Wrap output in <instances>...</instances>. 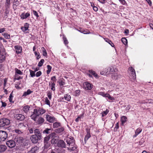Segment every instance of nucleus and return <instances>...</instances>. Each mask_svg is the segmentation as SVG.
<instances>
[{
    "instance_id": "1",
    "label": "nucleus",
    "mask_w": 153,
    "mask_h": 153,
    "mask_svg": "<svg viewBox=\"0 0 153 153\" xmlns=\"http://www.w3.org/2000/svg\"><path fill=\"white\" fill-rule=\"evenodd\" d=\"M50 137L52 139L51 143L53 144H57L59 140V137L55 133L53 132L50 134Z\"/></svg>"
},
{
    "instance_id": "2",
    "label": "nucleus",
    "mask_w": 153,
    "mask_h": 153,
    "mask_svg": "<svg viewBox=\"0 0 153 153\" xmlns=\"http://www.w3.org/2000/svg\"><path fill=\"white\" fill-rule=\"evenodd\" d=\"M10 123V121L9 120L4 118L0 120V126L3 127L5 126L8 125Z\"/></svg>"
},
{
    "instance_id": "3",
    "label": "nucleus",
    "mask_w": 153,
    "mask_h": 153,
    "mask_svg": "<svg viewBox=\"0 0 153 153\" xmlns=\"http://www.w3.org/2000/svg\"><path fill=\"white\" fill-rule=\"evenodd\" d=\"M15 143L17 145H21L23 141L25 140V139L23 137L19 136L16 137L14 139Z\"/></svg>"
},
{
    "instance_id": "4",
    "label": "nucleus",
    "mask_w": 153,
    "mask_h": 153,
    "mask_svg": "<svg viewBox=\"0 0 153 153\" xmlns=\"http://www.w3.org/2000/svg\"><path fill=\"white\" fill-rule=\"evenodd\" d=\"M7 137V134L6 132L0 131V142L4 141Z\"/></svg>"
},
{
    "instance_id": "5",
    "label": "nucleus",
    "mask_w": 153,
    "mask_h": 153,
    "mask_svg": "<svg viewBox=\"0 0 153 153\" xmlns=\"http://www.w3.org/2000/svg\"><path fill=\"white\" fill-rule=\"evenodd\" d=\"M75 140L73 137L68 138L66 142L69 146H74L75 145Z\"/></svg>"
},
{
    "instance_id": "6",
    "label": "nucleus",
    "mask_w": 153,
    "mask_h": 153,
    "mask_svg": "<svg viewBox=\"0 0 153 153\" xmlns=\"http://www.w3.org/2000/svg\"><path fill=\"white\" fill-rule=\"evenodd\" d=\"M30 139L33 143H36L38 142V141L41 139L38 138V137L36 136L32 135L30 137Z\"/></svg>"
},
{
    "instance_id": "7",
    "label": "nucleus",
    "mask_w": 153,
    "mask_h": 153,
    "mask_svg": "<svg viewBox=\"0 0 153 153\" xmlns=\"http://www.w3.org/2000/svg\"><path fill=\"white\" fill-rule=\"evenodd\" d=\"M51 138L50 137V134L48 136L45 137L44 139V143H45V148H48L50 146V144L48 142V141Z\"/></svg>"
},
{
    "instance_id": "8",
    "label": "nucleus",
    "mask_w": 153,
    "mask_h": 153,
    "mask_svg": "<svg viewBox=\"0 0 153 153\" xmlns=\"http://www.w3.org/2000/svg\"><path fill=\"white\" fill-rule=\"evenodd\" d=\"M56 145L57 146L62 148H65L66 147V144L65 142L62 140H59Z\"/></svg>"
},
{
    "instance_id": "9",
    "label": "nucleus",
    "mask_w": 153,
    "mask_h": 153,
    "mask_svg": "<svg viewBox=\"0 0 153 153\" xmlns=\"http://www.w3.org/2000/svg\"><path fill=\"white\" fill-rule=\"evenodd\" d=\"M7 146L10 148H12L14 147L16 145V143L14 141V140H9L6 143Z\"/></svg>"
},
{
    "instance_id": "10",
    "label": "nucleus",
    "mask_w": 153,
    "mask_h": 153,
    "mask_svg": "<svg viewBox=\"0 0 153 153\" xmlns=\"http://www.w3.org/2000/svg\"><path fill=\"white\" fill-rule=\"evenodd\" d=\"M14 117L17 120L20 121H22L25 118V116L21 114H16Z\"/></svg>"
},
{
    "instance_id": "11",
    "label": "nucleus",
    "mask_w": 153,
    "mask_h": 153,
    "mask_svg": "<svg viewBox=\"0 0 153 153\" xmlns=\"http://www.w3.org/2000/svg\"><path fill=\"white\" fill-rule=\"evenodd\" d=\"M34 135L36 136L38 138H40L41 139L42 138V133L39 129H36L34 130Z\"/></svg>"
},
{
    "instance_id": "12",
    "label": "nucleus",
    "mask_w": 153,
    "mask_h": 153,
    "mask_svg": "<svg viewBox=\"0 0 153 153\" xmlns=\"http://www.w3.org/2000/svg\"><path fill=\"white\" fill-rule=\"evenodd\" d=\"M46 118L47 121L50 123H53L55 121V118L54 117L48 114L46 115Z\"/></svg>"
},
{
    "instance_id": "13",
    "label": "nucleus",
    "mask_w": 153,
    "mask_h": 153,
    "mask_svg": "<svg viewBox=\"0 0 153 153\" xmlns=\"http://www.w3.org/2000/svg\"><path fill=\"white\" fill-rule=\"evenodd\" d=\"M36 112V109H34L33 114L31 116V118L35 121L36 120V119L39 116V115L37 114Z\"/></svg>"
},
{
    "instance_id": "14",
    "label": "nucleus",
    "mask_w": 153,
    "mask_h": 153,
    "mask_svg": "<svg viewBox=\"0 0 153 153\" xmlns=\"http://www.w3.org/2000/svg\"><path fill=\"white\" fill-rule=\"evenodd\" d=\"M84 87L86 90H90L92 88V85L90 83L85 82L83 84Z\"/></svg>"
},
{
    "instance_id": "15",
    "label": "nucleus",
    "mask_w": 153,
    "mask_h": 153,
    "mask_svg": "<svg viewBox=\"0 0 153 153\" xmlns=\"http://www.w3.org/2000/svg\"><path fill=\"white\" fill-rule=\"evenodd\" d=\"M39 149V147L35 146L32 148L31 149L28 151L27 153H37Z\"/></svg>"
},
{
    "instance_id": "16",
    "label": "nucleus",
    "mask_w": 153,
    "mask_h": 153,
    "mask_svg": "<svg viewBox=\"0 0 153 153\" xmlns=\"http://www.w3.org/2000/svg\"><path fill=\"white\" fill-rule=\"evenodd\" d=\"M16 51L17 53H19L22 52L21 47L17 45L15 46Z\"/></svg>"
},
{
    "instance_id": "17",
    "label": "nucleus",
    "mask_w": 153,
    "mask_h": 153,
    "mask_svg": "<svg viewBox=\"0 0 153 153\" xmlns=\"http://www.w3.org/2000/svg\"><path fill=\"white\" fill-rule=\"evenodd\" d=\"M38 124H40L43 123L44 122V119L41 117H39V116L35 121Z\"/></svg>"
},
{
    "instance_id": "18",
    "label": "nucleus",
    "mask_w": 153,
    "mask_h": 153,
    "mask_svg": "<svg viewBox=\"0 0 153 153\" xmlns=\"http://www.w3.org/2000/svg\"><path fill=\"white\" fill-rule=\"evenodd\" d=\"M121 76L120 75H118L117 73H114L112 75V78L115 80L117 79L120 78Z\"/></svg>"
},
{
    "instance_id": "19",
    "label": "nucleus",
    "mask_w": 153,
    "mask_h": 153,
    "mask_svg": "<svg viewBox=\"0 0 153 153\" xmlns=\"http://www.w3.org/2000/svg\"><path fill=\"white\" fill-rule=\"evenodd\" d=\"M87 134L85 136L84 139L85 142L87 141L91 136L89 132V130L88 129H87Z\"/></svg>"
},
{
    "instance_id": "20",
    "label": "nucleus",
    "mask_w": 153,
    "mask_h": 153,
    "mask_svg": "<svg viewBox=\"0 0 153 153\" xmlns=\"http://www.w3.org/2000/svg\"><path fill=\"white\" fill-rule=\"evenodd\" d=\"M7 148V147L5 145H0V152H4L6 150Z\"/></svg>"
},
{
    "instance_id": "21",
    "label": "nucleus",
    "mask_w": 153,
    "mask_h": 153,
    "mask_svg": "<svg viewBox=\"0 0 153 153\" xmlns=\"http://www.w3.org/2000/svg\"><path fill=\"white\" fill-rule=\"evenodd\" d=\"M36 112L37 114L39 116L41 114H42L44 113L45 112V110L42 108H39L38 110L36 109Z\"/></svg>"
},
{
    "instance_id": "22",
    "label": "nucleus",
    "mask_w": 153,
    "mask_h": 153,
    "mask_svg": "<svg viewBox=\"0 0 153 153\" xmlns=\"http://www.w3.org/2000/svg\"><path fill=\"white\" fill-rule=\"evenodd\" d=\"M29 145V141L25 139V140L23 141V142L21 145L22 146L24 147L27 146Z\"/></svg>"
},
{
    "instance_id": "23",
    "label": "nucleus",
    "mask_w": 153,
    "mask_h": 153,
    "mask_svg": "<svg viewBox=\"0 0 153 153\" xmlns=\"http://www.w3.org/2000/svg\"><path fill=\"white\" fill-rule=\"evenodd\" d=\"M0 54L5 55V49L3 46L1 45L0 47Z\"/></svg>"
},
{
    "instance_id": "24",
    "label": "nucleus",
    "mask_w": 153,
    "mask_h": 153,
    "mask_svg": "<svg viewBox=\"0 0 153 153\" xmlns=\"http://www.w3.org/2000/svg\"><path fill=\"white\" fill-rule=\"evenodd\" d=\"M64 130V128L63 127L57 128L55 130V131L57 133H60Z\"/></svg>"
},
{
    "instance_id": "25",
    "label": "nucleus",
    "mask_w": 153,
    "mask_h": 153,
    "mask_svg": "<svg viewBox=\"0 0 153 153\" xmlns=\"http://www.w3.org/2000/svg\"><path fill=\"white\" fill-rule=\"evenodd\" d=\"M30 16L29 13H27L25 14H22L21 16V18L22 19H26Z\"/></svg>"
},
{
    "instance_id": "26",
    "label": "nucleus",
    "mask_w": 153,
    "mask_h": 153,
    "mask_svg": "<svg viewBox=\"0 0 153 153\" xmlns=\"http://www.w3.org/2000/svg\"><path fill=\"white\" fill-rule=\"evenodd\" d=\"M142 131V129L140 128H137L135 132V134L134 135V137H136V136L140 134Z\"/></svg>"
},
{
    "instance_id": "27",
    "label": "nucleus",
    "mask_w": 153,
    "mask_h": 153,
    "mask_svg": "<svg viewBox=\"0 0 153 153\" xmlns=\"http://www.w3.org/2000/svg\"><path fill=\"white\" fill-rule=\"evenodd\" d=\"M30 107L28 105L25 106L23 108V111L25 113H27L29 110Z\"/></svg>"
},
{
    "instance_id": "28",
    "label": "nucleus",
    "mask_w": 153,
    "mask_h": 153,
    "mask_svg": "<svg viewBox=\"0 0 153 153\" xmlns=\"http://www.w3.org/2000/svg\"><path fill=\"white\" fill-rule=\"evenodd\" d=\"M51 84V89L53 90V91H55V84L54 83V82H49V85H50Z\"/></svg>"
},
{
    "instance_id": "29",
    "label": "nucleus",
    "mask_w": 153,
    "mask_h": 153,
    "mask_svg": "<svg viewBox=\"0 0 153 153\" xmlns=\"http://www.w3.org/2000/svg\"><path fill=\"white\" fill-rule=\"evenodd\" d=\"M60 126V123H59L55 122L53 124V127L54 128H58Z\"/></svg>"
},
{
    "instance_id": "30",
    "label": "nucleus",
    "mask_w": 153,
    "mask_h": 153,
    "mask_svg": "<svg viewBox=\"0 0 153 153\" xmlns=\"http://www.w3.org/2000/svg\"><path fill=\"white\" fill-rule=\"evenodd\" d=\"M5 58V55L0 54V62H3Z\"/></svg>"
},
{
    "instance_id": "31",
    "label": "nucleus",
    "mask_w": 153,
    "mask_h": 153,
    "mask_svg": "<svg viewBox=\"0 0 153 153\" xmlns=\"http://www.w3.org/2000/svg\"><path fill=\"white\" fill-rule=\"evenodd\" d=\"M51 129L50 128H47L43 131V133L48 134L51 133Z\"/></svg>"
},
{
    "instance_id": "32",
    "label": "nucleus",
    "mask_w": 153,
    "mask_h": 153,
    "mask_svg": "<svg viewBox=\"0 0 153 153\" xmlns=\"http://www.w3.org/2000/svg\"><path fill=\"white\" fill-rule=\"evenodd\" d=\"M65 100L67 101H70L71 99V96L69 95L65 94L64 96Z\"/></svg>"
},
{
    "instance_id": "33",
    "label": "nucleus",
    "mask_w": 153,
    "mask_h": 153,
    "mask_svg": "<svg viewBox=\"0 0 153 153\" xmlns=\"http://www.w3.org/2000/svg\"><path fill=\"white\" fill-rule=\"evenodd\" d=\"M127 118L124 116H123L121 117V121L122 124L124 123L126 121Z\"/></svg>"
},
{
    "instance_id": "34",
    "label": "nucleus",
    "mask_w": 153,
    "mask_h": 153,
    "mask_svg": "<svg viewBox=\"0 0 153 153\" xmlns=\"http://www.w3.org/2000/svg\"><path fill=\"white\" fill-rule=\"evenodd\" d=\"M42 51L43 52L42 54L44 56H47V53L46 50L45 49L44 47H42L41 48Z\"/></svg>"
},
{
    "instance_id": "35",
    "label": "nucleus",
    "mask_w": 153,
    "mask_h": 153,
    "mask_svg": "<svg viewBox=\"0 0 153 153\" xmlns=\"http://www.w3.org/2000/svg\"><path fill=\"white\" fill-rule=\"evenodd\" d=\"M98 94L100 95H101L103 97H107V95L108 94H105L104 92H100L98 93Z\"/></svg>"
},
{
    "instance_id": "36",
    "label": "nucleus",
    "mask_w": 153,
    "mask_h": 153,
    "mask_svg": "<svg viewBox=\"0 0 153 153\" xmlns=\"http://www.w3.org/2000/svg\"><path fill=\"white\" fill-rule=\"evenodd\" d=\"M57 152L58 153H65V150L62 148L58 149L57 150Z\"/></svg>"
},
{
    "instance_id": "37",
    "label": "nucleus",
    "mask_w": 153,
    "mask_h": 153,
    "mask_svg": "<svg viewBox=\"0 0 153 153\" xmlns=\"http://www.w3.org/2000/svg\"><path fill=\"white\" fill-rule=\"evenodd\" d=\"M48 70L47 71V73L48 74L50 73V72L51 71L52 67L50 65H48L47 66Z\"/></svg>"
},
{
    "instance_id": "38",
    "label": "nucleus",
    "mask_w": 153,
    "mask_h": 153,
    "mask_svg": "<svg viewBox=\"0 0 153 153\" xmlns=\"http://www.w3.org/2000/svg\"><path fill=\"white\" fill-rule=\"evenodd\" d=\"M122 42L125 45H126L127 44V41L126 39L125 38H123L121 39Z\"/></svg>"
},
{
    "instance_id": "39",
    "label": "nucleus",
    "mask_w": 153,
    "mask_h": 153,
    "mask_svg": "<svg viewBox=\"0 0 153 153\" xmlns=\"http://www.w3.org/2000/svg\"><path fill=\"white\" fill-rule=\"evenodd\" d=\"M17 127L19 128H25V126L24 125V124L22 123H20L18 124Z\"/></svg>"
},
{
    "instance_id": "40",
    "label": "nucleus",
    "mask_w": 153,
    "mask_h": 153,
    "mask_svg": "<svg viewBox=\"0 0 153 153\" xmlns=\"http://www.w3.org/2000/svg\"><path fill=\"white\" fill-rule=\"evenodd\" d=\"M110 70L111 71L113 72H116L117 71V68H115L113 67H111L110 68Z\"/></svg>"
},
{
    "instance_id": "41",
    "label": "nucleus",
    "mask_w": 153,
    "mask_h": 153,
    "mask_svg": "<svg viewBox=\"0 0 153 153\" xmlns=\"http://www.w3.org/2000/svg\"><path fill=\"white\" fill-rule=\"evenodd\" d=\"M76 147L75 146L72 147H68L67 149L69 150L74 151L76 149Z\"/></svg>"
},
{
    "instance_id": "42",
    "label": "nucleus",
    "mask_w": 153,
    "mask_h": 153,
    "mask_svg": "<svg viewBox=\"0 0 153 153\" xmlns=\"http://www.w3.org/2000/svg\"><path fill=\"white\" fill-rule=\"evenodd\" d=\"M44 62V60L43 59H41L38 63V66L40 67L42 66V65Z\"/></svg>"
},
{
    "instance_id": "43",
    "label": "nucleus",
    "mask_w": 153,
    "mask_h": 153,
    "mask_svg": "<svg viewBox=\"0 0 153 153\" xmlns=\"http://www.w3.org/2000/svg\"><path fill=\"white\" fill-rule=\"evenodd\" d=\"M105 41L106 42H108L109 43V44L111 46L113 47L114 46V44L111 41L109 40L108 39H105Z\"/></svg>"
},
{
    "instance_id": "44",
    "label": "nucleus",
    "mask_w": 153,
    "mask_h": 153,
    "mask_svg": "<svg viewBox=\"0 0 153 153\" xmlns=\"http://www.w3.org/2000/svg\"><path fill=\"white\" fill-rule=\"evenodd\" d=\"M131 74L133 78L134 79L136 78V74L135 70H133V71L131 72Z\"/></svg>"
},
{
    "instance_id": "45",
    "label": "nucleus",
    "mask_w": 153,
    "mask_h": 153,
    "mask_svg": "<svg viewBox=\"0 0 153 153\" xmlns=\"http://www.w3.org/2000/svg\"><path fill=\"white\" fill-rule=\"evenodd\" d=\"M35 129L33 128H29L28 129L29 132L30 134H32L34 131V130Z\"/></svg>"
},
{
    "instance_id": "46",
    "label": "nucleus",
    "mask_w": 153,
    "mask_h": 153,
    "mask_svg": "<svg viewBox=\"0 0 153 153\" xmlns=\"http://www.w3.org/2000/svg\"><path fill=\"white\" fill-rule=\"evenodd\" d=\"M10 0H6L5 5H6V6L7 7H9L10 5Z\"/></svg>"
},
{
    "instance_id": "47",
    "label": "nucleus",
    "mask_w": 153,
    "mask_h": 153,
    "mask_svg": "<svg viewBox=\"0 0 153 153\" xmlns=\"http://www.w3.org/2000/svg\"><path fill=\"white\" fill-rule=\"evenodd\" d=\"M29 71L30 73V75L31 76L33 77L35 76V71H33L30 69L29 70Z\"/></svg>"
},
{
    "instance_id": "48",
    "label": "nucleus",
    "mask_w": 153,
    "mask_h": 153,
    "mask_svg": "<svg viewBox=\"0 0 153 153\" xmlns=\"http://www.w3.org/2000/svg\"><path fill=\"white\" fill-rule=\"evenodd\" d=\"M15 71L16 72L17 74H18L20 75H22V72H21V71L20 70H19L17 68L15 69Z\"/></svg>"
},
{
    "instance_id": "49",
    "label": "nucleus",
    "mask_w": 153,
    "mask_h": 153,
    "mask_svg": "<svg viewBox=\"0 0 153 153\" xmlns=\"http://www.w3.org/2000/svg\"><path fill=\"white\" fill-rule=\"evenodd\" d=\"M89 72L91 73L95 77H97V74L95 73L94 71H93L92 70H91L89 71Z\"/></svg>"
},
{
    "instance_id": "50",
    "label": "nucleus",
    "mask_w": 153,
    "mask_h": 153,
    "mask_svg": "<svg viewBox=\"0 0 153 153\" xmlns=\"http://www.w3.org/2000/svg\"><path fill=\"white\" fill-rule=\"evenodd\" d=\"M89 72L91 73L95 77H97V74L95 73L94 71H93L92 70H91L89 71Z\"/></svg>"
},
{
    "instance_id": "51",
    "label": "nucleus",
    "mask_w": 153,
    "mask_h": 153,
    "mask_svg": "<svg viewBox=\"0 0 153 153\" xmlns=\"http://www.w3.org/2000/svg\"><path fill=\"white\" fill-rule=\"evenodd\" d=\"M13 92H12L10 94L9 98V100L10 102H12V98L13 97V96L12 95Z\"/></svg>"
},
{
    "instance_id": "52",
    "label": "nucleus",
    "mask_w": 153,
    "mask_h": 153,
    "mask_svg": "<svg viewBox=\"0 0 153 153\" xmlns=\"http://www.w3.org/2000/svg\"><path fill=\"white\" fill-rule=\"evenodd\" d=\"M4 37L7 39H9L10 38V36L9 35H8L7 33H5L4 34Z\"/></svg>"
},
{
    "instance_id": "53",
    "label": "nucleus",
    "mask_w": 153,
    "mask_h": 153,
    "mask_svg": "<svg viewBox=\"0 0 153 153\" xmlns=\"http://www.w3.org/2000/svg\"><path fill=\"white\" fill-rule=\"evenodd\" d=\"M108 111L107 109H106L105 111H104L102 112V116L103 117H104L105 115H106L108 114Z\"/></svg>"
},
{
    "instance_id": "54",
    "label": "nucleus",
    "mask_w": 153,
    "mask_h": 153,
    "mask_svg": "<svg viewBox=\"0 0 153 153\" xmlns=\"http://www.w3.org/2000/svg\"><path fill=\"white\" fill-rule=\"evenodd\" d=\"M45 102L46 104L50 106V103L49 100L46 97L45 99Z\"/></svg>"
},
{
    "instance_id": "55",
    "label": "nucleus",
    "mask_w": 153,
    "mask_h": 153,
    "mask_svg": "<svg viewBox=\"0 0 153 153\" xmlns=\"http://www.w3.org/2000/svg\"><path fill=\"white\" fill-rule=\"evenodd\" d=\"M51 95L52 94L51 92L49 91L48 92L47 94V96L50 100H51Z\"/></svg>"
},
{
    "instance_id": "56",
    "label": "nucleus",
    "mask_w": 153,
    "mask_h": 153,
    "mask_svg": "<svg viewBox=\"0 0 153 153\" xmlns=\"http://www.w3.org/2000/svg\"><path fill=\"white\" fill-rule=\"evenodd\" d=\"M63 39L64 43L66 45L68 43V42L66 38H65V37H63Z\"/></svg>"
},
{
    "instance_id": "57",
    "label": "nucleus",
    "mask_w": 153,
    "mask_h": 153,
    "mask_svg": "<svg viewBox=\"0 0 153 153\" xmlns=\"http://www.w3.org/2000/svg\"><path fill=\"white\" fill-rule=\"evenodd\" d=\"M75 95L76 96H77L79 94L80 91L79 90H76L75 91Z\"/></svg>"
},
{
    "instance_id": "58",
    "label": "nucleus",
    "mask_w": 153,
    "mask_h": 153,
    "mask_svg": "<svg viewBox=\"0 0 153 153\" xmlns=\"http://www.w3.org/2000/svg\"><path fill=\"white\" fill-rule=\"evenodd\" d=\"M21 29L24 32L26 31L27 30V27H21Z\"/></svg>"
},
{
    "instance_id": "59",
    "label": "nucleus",
    "mask_w": 153,
    "mask_h": 153,
    "mask_svg": "<svg viewBox=\"0 0 153 153\" xmlns=\"http://www.w3.org/2000/svg\"><path fill=\"white\" fill-rule=\"evenodd\" d=\"M100 74L101 75H106L109 74V72H108V71L106 72V71H105L101 72Z\"/></svg>"
},
{
    "instance_id": "60",
    "label": "nucleus",
    "mask_w": 153,
    "mask_h": 153,
    "mask_svg": "<svg viewBox=\"0 0 153 153\" xmlns=\"http://www.w3.org/2000/svg\"><path fill=\"white\" fill-rule=\"evenodd\" d=\"M41 71H39L36 73V75L37 77H39L41 75Z\"/></svg>"
},
{
    "instance_id": "61",
    "label": "nucleus",
    "mask_w": 153,
    "mask_h": 153,
    "mask_svg": "<svg viewBox=\"0 0 153 153\" xmlns=\"http://www.w3.org/2000/svg\"><path fill=\"white\" fill-rule=\"evenodd\" d=\"M33 14L35 15L36 17H39V15L38 14V13H37V12H36V11L35 10H33Z\"/></svg>"
},
{
    "instance_id": "62",
    "label": "nucleus",
    "mask_w": 153,
    "mask_h": 153,
    "mask_svg": "<svg viewBox=\"0 0 153 153\" xmlns=\"http://www.w3.org/2000/svg\"><path fill=\"white\" fill-rule=\"evenodd\" d=\"M107 95V97H108L109 99L111 100H114V98L113 97H111L109 94H108Z\"/></svg>"
},
{
    "instance_id": "63",
    "label": "nucleus",
    "mask_w": 153,
    "mask_h": 153,
    "mask_svg": "<svg viewBox=\"0 0 153 153\" xmlns=\"http://www.w3.org/2000/svg\"><path fill=\"white\" fill-rule=\"evenodd\" d=\"M51 80L53 81V82H56V78L55 76H53L51 78Z\"/></svg>"
},
{
    "instance_id": "64",
    "label": "nucleus",
    "mask_w": 153,
    "mask_h": 153,
    "mask_svg": "<svg viewBox=\"0 0 153 153\" xmlns=\"http://www.w3.org/2000/svg\"><path fill=\"white\" fill-rule=\"evenodd\" d=\"M15 131L16 132L18 133L19 134L22 133V131L19 129H16L15 130Z\"/></svg>"
}]
</instances>
